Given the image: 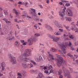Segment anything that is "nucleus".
Returning a JSON list of instances; mask_svg holds the SVG:
<instances>
[{"instance_id":"obj_63","label":"nucleus","mask_w":78,"mask_h":78,"mask_svg":"<svg viewBox=\"0 0 78 78\" xmlns=\"http://www.w3.org/2000/svg\"><path fill=\"white\" fill-rule=\"evenodd\" d=\"M40 21L41 22H43V19H40Z\"/></svg>"},{"instance_id":"obj_44","label":"nucleus","mask_w":78,"mask_h":78,"mask_svg":"<svg viewBox=\"0 0 78 78\" xmlns=\"http://www.w3.org/2000/svg\"><path fill=\"white\" fill-rule=\"evenodd\" d=\"M59 30L62 33L64 31V30L61 29H59Z\"/></svg>"},{"instance_id":"obj_42","label":"nucleus","mask_w":78,"mask_h":78,"mask_svg":"<svg viewBox=\"0 0 78 78\" xmlns=\"http://www.w3.org/2000/svg\"><path fill=\"white\" fill-rule=\"evenodd\" d=\"M62 3H66V2H69V1L65 0H62Z\"/></svg>"},{"instance_id":"obj_21","label":"nucleus","mask_w":78,"mask_h":78,"mask_svg":"<svg viewBox=\"0 0 78 78\" xmlns=\"http://www.w3.org/2000/svg\"><path fill=\"white\" fill-rule=\"evenodd\" d=\"M13 10L14 11H15V14H16V16L17 15L18 16V15L19 14V13L17 12V10H16V9H14Z\"/></svg>"},{"instance_id":"obj_5","label":"nucleus","mask_w":78,"mask_h":78,"mask_svg":"<svg viewBox=\"0 0 78 78\" xmlns=\"http://www.w3.org/2000/svg\"><path fill=\"white\" fill-rule=\"evenodd\" d=\"M68 45H69L68 42H66V46L65 45L64 43H62V44H59L58 45L59 47L61 48L62 50H66L67 48L66 47H67V46H68Z\"/></svg>"},{"instance_id":"obj_34","label":"nucleus","mask_w":78,"mask_h":78,"mask_svg":"<svg viewBox=\"0 0 78 78\" xmlns=\"http://www.w3.org/2000/svg\"><path fill=\"white\" fill-rule=\"evenodd\" d=\"M2 67H5V63L4 62L2 63Z\"/></svg>"},{"instance_id":"obj_35","label":"nucleus","mask_w":78,"mask_h":78,"mask_svg":"<svg viewBox=\"0 0 78 78\" xmlns=\"http://www.w3.org/2000/svg\"><path fill=\"white\" fill-rule=\"evenodd\" d=\"M66 30L68 31H70V30L69 29V26H68L67 27H66Z\"/></svg>"},{"instance_id":"obj_12","label":"nucleus","mask_w":78,"mask_h":78,"mask_svg":"<svg viewBox=\"0 0 78 78\" xmlns=\"http://www.w3.org/2000/svg\"><path fill=\"white\" fill-rule=\"evenodd\" d=\"M11 33H12V32H11L10 34L9 35V38H8V40L10 41H12V40L14 39V37H12V34Z\"/></svg>"},{"instance_id":"obj_10","label":"nucleus","mask_w":78,"mask_h":78,"mask_svg":"<svg viewBox=\"0 0 78 78\" xmlns=\"http://www.w3.org/2000/svg\"><path fill=\"white\" fill-rule=\"evenodd\" d=\"M69 70H66V71L65 72V74H64L65 76H67L68 78H71V75L69 74Z\"/></svg>"},{"instance_id":"obj_13","label":"nucleus","mask_w":78,"mask_h":78,"mask_svg":"<svg viewBox=\"0 0 78 78\" xmlns=\"http://www.w3.org/2000/svg\"><path fill=\"white\" fill-rule=\"evenodd\" d=\"M49 58L48 60L49 61H51V60H54V59H55L54 58H53V56L52 55L49 54Z\"/></svg>"},{"instance_id":"obj_60","label":"nucleus","mask_w":78,"mask_h":78,"mask_svg":"<svg viewBox=\"0 0 78 78\" xmlns=\"http://www.w3.org/2000/svg\"><path fill=\"white\" fill-rule=\"evenodd\" d=\"M20 42H21L22 43H23V42H25V41L23 40H20Z\"/></svg>"},{"instance_id":"obj_25","label":"nucleus","mask_w":78,"mask_h":78,"mask_svg":"<svg viewBox=\"0 0 78 78\" xmlns=\"http://www.w3.org/2000/svg\"><path fill=\"white\" fill-rule=\"evenodd\" d=\"M36 72V70L34 71V70H33V69L30 70V72L31 73H35V72Z\"/></svg>"},{"instance_id":"obj_33","label":"nucleus","mask_w":78,"mask_h":78,"mask_svg":"<svg viewBox=\"0 0 78 78\" xmlns=\"http://www.w3.org/2000/svg\"><path fill=\"white\" fill-rule=\"evenodd\" d=\"M4 13L5 15H8V12L7 10H4Z\"/></svg>"},{"instance_id":"obj_20","label":"nucleus","mask_w":78,"mask_h":78,"mask_svg":"<svg viewBox=\"0 0 78 78\" xmlns=\"http://www.w3.org/2000/svg\"><path fill=\"white\" fill-rule=\"evenodd\" d=\"M50 51H52V52H55L56 50H57V49H54L53 48H51L50 49Z\"/></svg>"},{"instance_id":"obj_36","label":"nucleus","mask_w":78,"mask_h":78,"mask_svg":"<svg viewBox=\"0 0 78 78\" xmlns=\"http://www.w3.org/2000/svg\"><path fill=\"white\" fill-rule=\"evenodd\" d=\"M34 36H36V37H38V36H40V34H34Z\"/></svg>"},{"instance_id":"obj_43","label":"nucleus","mask_w":78,"mask_h":78,"mask_svg":"<svg viewBox=\"0 0 78 78\" xmlns=\"http://www.w3.org/2000/svg\"><path fill=\"white\" fill-rule=\"evenodd\" d=\"M74 44L75 45H78V41L77 42L74 41Z\"/></svg>"},{"instance_id":"obj_11","label":"nucleus","mask_w":78,"mask_h":78,"mask_svg":"<svg viewBox=\"0 0 78 78\" xmlns=\"http://www.w3.org/2000/svg\"><path fill=\"white\" fill-rule=\"evenodd\" d=\"M66 12L67 14H68V16H73V13H72L71 10L69 9H67Z\"/></svg>"},{"instance_id":"obj_4","label":"nucleus","mask_w":78,"mask_h":78,"mask_svg":"<svg viewBox=\"0 0 78 78\" xmlns=\"http://www.w3.org/2000/svg\"><path fill=\"white\" fill-rule=\"evenodd\" d=\"M37 38L35 36H32L31 37L29 38V39L28 40V43H29V44H31L33 43V42L34 41H37Z\"/></svg>"},{"instance_id":"obj_56","label":"nucleus","mask_w":78,"mask_h":78,"mask_svg":"<svg viewBox=\"0 0 78 78\" xmlns=\"http://www.w3.org/2000/svg\"><path fill=\"white\" fill-rule=\"evenodd\" d=\"M14 21L16 22H17V18H16V19H14Z\"/></svg>"},{"instance_id":"obj_51","label":"nucleus","mask_w":78,"mask_h":78,"mask_svg":"<svg viewBox=\"0 0 78 78\" xmlns=\"http://www.w3.org/2000/svg\"><path fill=\"white\" fill-rule=\"evenodd\" d=\"M39 59L40 62L41 61V60H42V57H41V56H40L39 57Z\"/></svg>"},{"instance_id":"obj_32","label":"nucleus","mask_w":78,"mask_h":78,"mask_svg":"<svg viewBox=\"0 0 78 78\" xmlns=\"http://www.w3.org/2000/svg\"><path fill=\"white\" fill-rule=\"evenodd\" d=\"M19 42L17 41L15 42V43L14 44L15 46H16V47H17V45H18V44H19Z\"/></svg>"},{"instance_id":"obj_22","label":"nucleus","mask_w":78,"mask_h":78,"mask_svg":"<svg viewBox=\"0 0 78 78\" xmlns=\"http://www.w3.org/2000/svg\"><path fill=\"white\" fill-rule=\"evenodd\" d=\"M72 28H71V29H72V30H73V31H75V30H76V31H78V28L76 27H74V28H73V27H72Z\"/></svg>"},{"instance_id":"obj_19","label":"nucleus","mask_w":78,"mask_h":78,"mask_svg":"<svg viewBox=\"0 0 78 78\" xmlns=\"http://www.w3.org/2000/svg\"><path fill=\"white\" fill-rule=\"evenodd\" d=\"M32 17H34V16H32V17H31L30 16H29L28 15H27V17H26V19L27 20H30V19H31L32 18H33Z\"/></svg>"},{"instance_id":"obj_29","label":"nucleus","mask_w":78,"mask_h":78,"mask_svg":"<svg viewBox=\"0 0 78 78\" xmlns=\"http://www.w3.org/2000/svg\"><path fill=\"white\" fill-rule=\"evenodd\" d=\"M62 69L64 71V74H65V72H66V70H66V68H65V67H64V66H63Z\"/></svg>"},{"instance_id":"obj_1","label":"nucleus","mask_w":78,"mask_h":78,"mask_svg":"<svg viewBox=\"0 0 78 78\" xmlns=\"http://www.w3.org/2000/svg\"><path fill=\"white\" fill-rule=\"evenodd\" d=\"M31 55V50L30 49H26L25 51V53L22 55L20 57V58L22 61H24L25 62H28L30 60V58H27L26 57L30 56Z\"/></svg>"},{"instance_id":"obj_48","label":"nucleus","mask_w":78,"mask_h":78,"mask_svg":"<svg viewBox=\"0 0 78 78\" xmlns=\"http://www.w3.org/2000/svg\"><path fill=\"white\" fill-rule=\"evenodd\" d=\"M70 39H73V35H71L70 36H69Z\"/></svg>"},{"instance_id":"obj_31","label":"nucleus","mask_w":78,"mask_h":78,"mask_svg":"<svg viewBox=\"0 0 78 78\" xmlns=\"http://www.w3.org/2000/svg\"><path fill=\"white\" fill-rule=\"evenodd\" d=\"M70 5V4L69 3H66L65 5L66 6H69Z\"/></svg>"},{"instance_id":"obj_6","label":"nucleus","mask_w":78,"mask_h":78,"mask_svg":"<svg viewBox=\"0 0 78 78\" xmlns=\"http://www.w3.org/2000/svg\"><path fill=\"white\" fill-rule=\"evenodd\" d=\"M66 7H64L63 9L62 12H59V14L61 17L60 19L61 20H64V15H65L64 12H66Z\"/></svg>"},{"instance_id":"obj_47","label":"nucleus","mask_w":78,"mask_h":78,"mask_svg":"<svg viewBox=\"0 0 78 78\" xmlns=\"http://www.w3.org/2000/svg\"><path fill=\"white\" fill-rule=\"evenodd\" d=\"M67 55L69 56H70V57H73V55L71 54H70L69 53H68L67 54Z\"/></svg>"},{"instance_id":"obj_53","label":"nucleus","mask_w":78,"mask_h":78,"mask_svg":"<svg viewBox=\"0 0 78 78\" xmlns=\"http://www.w3.org/2000/svg\"><path fill=\"white\" fill-rule=\"evenodd\" d=\"M27 42H25L24 43H23V45H27Z\"/></svg>"},{"instance_id":"obj_62","label":"nucleus","mask_w":78,"mask_h":78,"mask_svg":"<svg viewBox=\"0 0 78 78\" xmlns=\"http://www.w3.org/2000/svg\"><path fill=\"white\" fill-rule=\"evenodd\" d=\"M74 57H75V58H78V55H74Z\"/></svg>"},{"instance_id":"obj_61","label":"nucleus","mask_w":78,"mask_h":78,"mask_svg":"<svg viewBox=\"0 0 78 78\" xmlns=\"http://www.w3.org/2000/svg\"><path fill=\"white\" fill-rule=\"evenodd\" d=\"M22 2H18V4H19L20 5H21L22 4Z\"/></svg>"},{"instance_id":"obj_18","label":"nucleus","mask_w":78,"mask_h":78,"mask_svg":"<svg viewBox=\"0 0 78 78\" xmlns=\"http://www.w3.org/2000/svg\"><path fill=\"white\" fill-rule=\"evenodd\" d=\"M54 34L55 35H61V32L60 31H58L57 32H55Z\"/></svg>"},{"instance_id":"obj_30","label":"nucleus","mask_w":78,"mask_h":78,"mask_svg":"<svg viewBox=\"0 0 78 78\" xmlns=\"http://www.w3.org/2000/svg\"><path fill=\"white\" fill-rule=\"evenodd\" d=\"M35 60L36 61H37V62H40L39 59L37 58H35Z\"/></svg>"},{"instance_id":"obj_52","label":"nucleus","mask_w":78,"mask_h":78,"mask_svg":"<svg viewBox=\"0 0 78 78\" xmlns=\"http://www.w3.org/2000/svg\"><path fill=\"white\" fill-rule=\"evenodd\" d=\"M70 49L71 50H75V49H74V48H73V46H72L71 47Z\"/></svg>"},{"instance_id":"obj_23","label":"nucleus","mask_w":78,"mask_h":78,"mask_svg":"<svg viewBox=\"0 0 78 78\" xmlns=\"http://www.w3.org/2000/svg\"><path fill=\"white\" fill-rule=\"evenodd\" d=\"M58 52L60 53V55H62V56H65V55H64V54L61 51V50H59L58 51Z\"/></svg>"},{"instance_id":"obj_41","label":"nucleus","mask_w":78,"mask_h":78,"mask_svg":"<svg viewBox=\"0 0 78 78\" xmlns=\"http://www.w3.org/2000/svg\"><path fill=\"white\" fill-rule=\"evenodd\" d=\"M62 71H58V74L59 75H61V74H62Z\"/></svg>"},{"instance_id":"obj_46","label":"nucleus","mask_w":78,"mask_h":78,"mask_svg":"<svg viewBox=\"0 0 78 78\" xmlns=\"http://www.w3.org/2000/svg\"><path fill=\"white\" fill-rule=\"evenodd\" d=\"M9 74L10 75V76H12V72H11L9 73Z\"/></svg>"},{"instance_id":"obj_9","label":"nucleus","mask_w":78,"mask_h":78,"mask_svg":"<svg viewBox=\"0 0 78 78\" xmlns=\"http://www.w3.org/2000/svg\"><path fill=\"white\" fill-rule=\"evenodd\" d=\"M31 11L30 12V14L34 16V17H36V10L34 9H31Z\"/></svg>"},{"instance_id":"obj_15","label":"nucleus","mask_w":78,"mask_h":78,"mask_svg":"<svg viewBox=\"0 0 78 78\" xmlns=\"http://www.w3.org/2000/svg\"><path fill=\"white\" fill-rule=\"evenodd\" d=\"M45 27L47 28L48 30H49L50 31H51L52 30V28L50 26H48L47 24H46L45 25Z\"/></svg>"},{"instance_id":"obj_24","label":"nucleus","mask_w":78,"mask_h":78,"mask_svg":"<svg viewBox=\"0 0 78 78\" xmlns=\"http://www.w3.org/2000/svg\"><path fill=\"white\" fill-rule=\"evenodd\" d=\"M65 19L67 21V20H68V21H70V20H71V18H70L66 17Z\"/></svg>"},{"instance_id":"obj_58","label":"nucleus","mask_w":78,"mask_h":78,"mask_svg":"<svg viewBox=\"0 0 78 78\" xmlns=\"http://www.w3.org/2000/svg\"><path fill=\"white\" fill-rule=\"evenodd\" d=\"M38 56H37V55H36L35 56H34V59H35V58H38Z\"/></svg>"},{"instance_id":"obj_59","label":"nucleus","mask_w":78,"mask_h":78,"mask_svg":"<svg viewBox=\"0 0 78 78\" xmlns=\"http://www.w3.org/2000/svg\"><path fill=\"white\" fill-rule=\"evenodd\" d=\"M59 78H63V76L62 75H61L60 76Z\"/></svg>"},{"instance_id":"obj_40","label":"nucleus","mask_w":78,"mask_h":78,"mask_svg":"<svg viewBox=\"0 0 78 78\" xmlns=\"http://www.w3.org/2000/svg\"><path fill=\"white\" fill-rule=\"evenodd\" d=\"M3 13L2 12H0V17H2V16H3Z\"/></svg>"},{"instance_id":"obj_7","label":"nucleus","mask_w":78,"mask_h":78,"mask_svg":"<svg viewBox=\"0 0 78 78\" xmlns=\"http://www.w3.org/2000/svg\"><path fill=\"white\" fill-rule=\"evenodd\" d=\"M49 37L52 39L53 41L54 42H57L58 41H59V39H60V38L58 37H55V36L54 35H49Z\"/></svg>"},{"instance_id":"obj_28","label":"nucleus","mask_w":78,"mask_h":78,"mask_svg":"<svg viewBox=\"0 0 78 78\" xmlns=\"http://www.w3.org/2000/svg\"><path fill=\"white\" fill-rule=\"evenodd\" d=\"M30 62L32 63H33L34 64L35 66H36L37 64H36V63L33 60H30Z\"/></svg>"},{"instance_id":"obj_8","label":"nucleus","mask_w":78,"mask_h":78,"mask_svg":"<svg viewBox=\"0 0 78 78\" xmlns=\"http://www.w3.org/2000/svg\"><path fill=\"white\" fill-rule=\"evenodd\" d=\"M9 57L10 59V61L12 64H16V60L15 57L12 56V55H10Z\"/></svg>"},{"instance_id":"obj_26","label":"nucleus","mask_w":78,"mask_h":78,"mask_svg":"<svg viewBox=\"0 0 78 78\" xmlns=\"http://www.w3.org/2000/svg\"><path fill=\"white\" fill-rule=\"evenodd\" d=\"M28 67H30V68H31L33 67V65L31 63L30 64H28Z\"/></svg>"},{"instance_id":"obj_39","label":"nucleus","mask_w":78,"mask_h":78,"mask_svg":"<svg viewBox=\"0 0 78 78\" xmlns=\"http://www.w3.org/2000/svg\"><path fill=\"white\" fill-rule=\"evenodd\" d=\"M37 24H36L34 26V27L35 28V29H37Z\"/></svg>"},{"instance_id":"obj_45","label":"nucleus","mask_w":78,"mask_h":78,"mask_svg":"<svg viewBox=\"0 0 78 78\" xmlns=\"http://www.w3.org/2000/svg\"><path fill=\"white\" fill-rule=\"evenodd\" d=\"M68 45L70 47H71V46H72V43L70 41H69V44H68Z\"/></svg>"},{"instance_id":"obj_27","label":"nucleus","mask_w":78,"mask_h":78,"mask_svg":"<svg viewBox=\"0 0 78 78\" xmlns=\"http://www.w3.org/2000/svg\"><path fill=\"white\" fill-rule=\"evenodd\" d=\"M43 76H44L43 75V74H42L41 73H39V78H42Z\"/></svg>"},{"instance_id":"obj_14","label":"nucleus","mask_w":78,"mask_h":78,"mask_svg":"<svg viewBox=\"0 0 78 78\" xmlns=\"http://www.w3.org/2000/svg\"><path fill=\"white\" fill-rule=\"evenodd\" d=\"M54 22L55 23V24L56 26L58 27V28H61V26L60 24H59V23H58V22L56 21H55Z\"/></svg>"},{"instance_id":"obj_50","label":"nucleus","mask_w":78,"mask_h":78,"mask_svg":"<svg viewBox=\"0 0 78 78\" xmlns=\"http://www.w3.org/2000/svg\"><path fill=\"white\" fill-rule=\"evenodd\" d=\"M27 15V13H24V14L22 15V16H26Z\"/></svg>"},{"instance_id":"obj_37","label":"nucleus","mask_w":78,"mask_h":78,"mask_svg":"<svg viewBox=\"0 0 78 78\" xmlns=\"http://www.w3.org/2000/svg\"><path fill=\"white\" fill-rule=\"evenodd\" d=\"M44 66H40V69H41L42 70H43V69H44Z\"/></svg>"},{"instance_id":"obj_38","label":"nucleus","mask_w":78,"mask_h":78,"mask_svg":"<svg viewBox=\"0 0 78 78\" xmlns=\"http://www.w3.org/2000/svg\"><path fill=\"white\" fill-rule=\"evenodd\" d=\"M3 20H4V21H5L6 23L8 24V20H7V19H6L5 18H4L3 19Z\"/></svg>"},{"instance_id":"obj_2","label":"nucleus","mask_w":78,"mask_h":78,"mask_svg":"<svg viewBox=\"0 0 78 78\" xmlns=\"http://www.w3.org/2000/svg\"><path fill=\"white\" fill-rule=\"evenodd\" d=\"M57 57L58 58L57 59V65L58 67H60L62 66H63V65H64V66L66 65L67 63L66 62V61H64L63 58L61 57V56L58 55Z\"/></svg>"},{"instance_id":"obj_3","label":"nucleus","mask_w":78,"mask_h":78,"mask_svg":"<svg viewBox=\"0 0 78 78\" xmlns=\"http://www.w3.org/2000/svg\"><path fill=\"white\" fill-rule=\"evenodd\" d=\"M18 75L20 76H18V78H25L27 76V72L24 71H21L20 73H18Z\"/></svg>"},{"instance_id":"obj_54","label":"nucleus","mask_w":78,"mask_h":78,"mask_svg":"<svg viewBox=\"0 0 78 78\" xmlns=\"http://www.w3.org/2000/svg\"><path fill=\"white\" fill-rule=\"evenodd\" d=\"M27 4H28L27 2H25V5L26 7H28V6L27 5Z\"/></svg>"},{"instance_id":"obj_64","label":"nucleus","mask_w":78,"mask_h":78,"mask_svg":"<svg viewBox=\"0 0 78 78\" xmlns=\"http://www.w3.org/2000/svg\"><path fill=\"white\" fill-rule=\"evenodd\" d=\"M1 35H4V34H3V32H1V34H0Z\"/></svg>"},{"instance_id":"obj_17","label":"nucleus","mask_w":78,"mask_h":78,"mask_svg":"<svg viewBox=\"0 0 78 78\" xmlns=\"http://www.w3.org/2000/svg\"><path fill=\"white\" fill-rule=\"evenodd\" d=\"M32 19H34V20H35L36 21V22H39V20H40L39 19H37V16H36V17H34V16H32Z\"/></svg>"},{"instance_id":"obj_57","label":"nucleus","mask_w":78,"mask_h":78,"mask_svg":"<svg viewBox=\"0 0 78 78\" xmlns=\"http://www.w3.org/2000/svg\"><path fill=\"white\" fill-rule=\"evenodd\" d=\"M52 72H53V71H52V69H51V70L50 71L49 73H52Z\"/></svg>"},{"instance_id":"obj_55","label":"nucleus","mask_w":78,"mask_h":78,"mask_svg":"<svg viewBox=\"0 0 78 78\" xmlns=\"http://www.w3.org/2000/svg\"><path fill=\"white\" fill-rule=\"evenodd\" d=\"M47 69V67L46 66H45L44 67H43V69H44V70H46V69Z\"/></svg>"},{"instance_id":"obj_16","label":"nucleus","mask_w":78,"mask_h":78,"mask_svg":"<svg viewBox=\"0 0 78 78\" xmlns=\"http://www.w3.org/2000/svg\"><path fill=\"white\" fill-rule=\"evenodd\" d=\"M22 66H23V68H24V69H28V66H27V64L24 63H22Z\"/></svg>"},{"instance_id":"obj_49","label":"nucleus","mask_w":78,"mask_h":78,"mask_svg":"<svg viewBox=\"0 0 78 78\" xmlns=\"http://www.w3.org/2000/svg\"><path fill=\"white\" fill-rule=\"evenodd\" d=\"M44 73H46L47 74H48V71L45 70L44 71Z\"/></svg>"}]
</instances>
